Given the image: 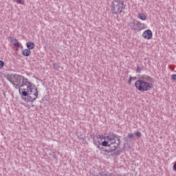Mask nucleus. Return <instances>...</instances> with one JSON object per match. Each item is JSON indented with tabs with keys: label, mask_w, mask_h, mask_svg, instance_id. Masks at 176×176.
<instances>
[{
	"label": "nucleus",
	"mask_w": 176,
	"mask_h": 176,
	"mask_svg": "<svg viewBox=\"0 0 176 176\" xmlns=\"http://www.w3.org/2000/svg\"><path fill=\"white\" fill-rule=\"evenodd\" d=\"M12 1L18 3L19 5H24V0H12Z\"/></svg>",
	"instance_id": "ddd939ff"
},
{
	"label": "nucleus",
	"mask_w": 176,
	"mask_h": 176,
	"mask_svg": "<svg viewBox=\"0 0 176 176\" xmlns=\"http://www.w3.org/2000/svg\"><path fill=\"white\" fill-rule=\"evenodd\" d=\"M153 78L148 75H142L135 83V87L139 91H148L153 87Z\"/></svg>",
	"instance_id": "7ed1b4c3"
},
{
	"label": "nucleus",
	"mask_w": 176,
	"mask_h": 176,
	"mask_svg": "<svg viewBox=\"0 0 176 176\" xmlns=\"http://www.w3.org/2000/svg\"><path fill=\"white\" fill-rule=\"evenodd\" d=\"M171 80H176V74H173L171 76Z\"/></svg>",
	"instance_id": "f3484780"
},
{
	"label": "nucleus",
	"mask_w": 176,
	"mask_h": 176,
	"mask_svg": "<svg viewBox=\"0 0 176 176\" xmlns=\"http://www.w3.org/2000/svg\"><path fill=\"white\" fill-rule=\"evenodd\" d=\"M130 78L132 80H137V77L136 76H133V77L130 76Z\"/></svg>",
	"instance_id": "aec40b11"
},
{
	"label": "nucleus",
	"mask_w": 176,
	"mask_h": 176,
	"mask_svg": "<svg viewBox=\"0 0 176 176\" xmlns=\"http://www.w3.org/2000/svg\"><path fill=\"white\" fill-rule=\"evenodd\" d=\"M135 135L140 138V137H141V135H142L141 132L137 131L135 133Z\"/></svg>",
	"instance_id": "a211bd4d"
},
{
	"label": "nucleus",
	"mask_w": 176,
	"mask_h": 176,
	"mask_svg": "<svg viewBox=\"0 0 176 176\" xmlns=\"http://www.w3.org/2000/svg\"><path fill=\"white\" fill-rule=\"evenodd\" d=\"M143 69H144V67H142L141 66H138V67L136 69V72H141V71H142Z\"/></svg>",
	"instance_id": "2eb2a0df"
},
{
	"label": "nucleus",
	"mask_w": 176,
	"mask_h": 176,
	"mask_svg": "<svg viewBox=\"0 0 176 176\" xmlns=\"http://www.w3.org/2000/svg\"><path fill=\"white\" fill-rule=\"evenodd\" d=\"M138 19H140V20H143L144 21H145V20H146V19H147L146 15H145V14H144V13L138 14Z\"/></svg>",
	"instance_id": "9b49d317"
},
{
	"label": "nucleus",
	"mask_w": 176,
	"mask_h": 176,
	"mask_svg": "<svg viewBox=\"0 0 176 176\" xmlns=\"http://www.w3.org/2000/svg\"><path fill=\"white\" fill-rule=\"evenodd\" d=\"M3 65H5V63H3L2 60H0V68H3Z\"/></svg>",
	"instance_id": "dca6fc26"
},
{
	"label": "nucleus",
	"mask_w": 176,
	"mask_h": 176,
	"mask_svg": "<svg viewBox=\"0 0 176 176\" xmlns=\"http://www.w3.org/2000/svg\"><path fill=\"white\" fill-rule=\"evenodd\" d=\"M53 67L54 69H57V70L60 69V66H58V64L57 63H53Z\"/></svg>",
	"instance_id": "4468645a"
},
{
	"label": "nucleus",
	"mask_w": 176,
	"mask_h": 176,
	"mask_svg": "<svg viewBox=\"0 0 176 176\" xmlns=\"http://www.w3.org/2000/svg\"><path fill=\"white\" fill-rule=\"evenodd\" d=\"M19 91L21 97L26 102H34L38 98V88L25 77H23Z\"/></svg>",
	"instance_id": "f257e3e1"
},
{
	"label": "nucleus",
	"mask_w": 176,
	"mask_h": 176,
	"mask_svg": "<svg viewBox=\"0 0 176 176\" xmlns=\"http://www.w3.org/2000/svg\"><path fill=\"white\" fill-rule=\"evenodd\" d=\"M26 47H28V49L29 50H32V49L35 48V43H34L31 41L27 42L26 43Z\"/></svg>",
	"instance_id": "6e6552de"
},
{
	"label": "nucleus",
	"mask_w": 176,
	"mask_h": 176,
	"mask_svg": "<svg viewBox=\"0 0 176 176\" xmlns=\"http://www.w3.org/2000/svg\"><path fill=\"white\" fill-rule=\"evenodd\" d=\"M22 55L25 57H28L31 56V50L29 49H25L22 52Z\"/></svg>",
	"instance_id": "1a4fd4ad"
},
{
	"label": "nucleus",
	"mask_w": 176,
	"mask_h": 176,
	"mask_svg": "<svg viewBox=\"0 0 176 176\" xmlns=\"http://www.w3.org/2000/svg\"><path fill=\"white\" fill-rule=\"evenodd\" d=\"M114 153H115V155H120V151H117Z\"/></svg>",
	"instance_id": "412c9836"
},
{
	"label": "nucleus",
	"mask_w": 176,
	"mask_h": 176,
	"mask_svg": "<svg viewBox=\"0 0 176 176\" xmlns=\"http://www.w3.org/2000/svg\"><path fill=\"white\" fill-rule=\"evenodd\" d=\"M133 137H134V135L133 133L128 134V138H133Z\"/></svg>",
	"instance_id": "6ab92c4d"
},
{
	"label": "nucleus",
	"mask_w": 176,
	"mask_h": 176,
	"mask_svg": "<svg viewBox=\"0 0 176 176\" xmlns=\"http://www.w3.org/2000/svg\"><path fill=\"white\" fill-rule=\"evenodd\" d=\"M100 140H104L102 142V146H109L110 151H116L119 145H120V139L119 137L116 136V134L109 136H104L103 135H99Z\"/></svg>",
	"instance_id": "f03ea898"
},
{
	"label": "nucleus",
	"mask_w": 176,
	"mask_h": 176,
	"mask_svg": "<svg viewBox=\"0 0 176 176\" xmlns=\"http://www.w3.org/2000/svg\"><path fill=\"white\" fill-rule=\"evenodd\" d=\"M142 36L144 39L149 41L150 39H152L153 34H152V31L151 30H146L143 32Z\"/></svg>",
	"instance_id": "0eeeda50"
},
{
	"label": "nucleus",
	"mask_w": 176,
	"mask_h": 176,
	"mask_svg": "<svg viewBox=\"0 0 176 176\" xmlns=\"http://www.w3.org/2000/svg\"><path fill=\"white\" fill-rule=\"evenodd\" d=\"M6 78L12 85H14L16 89H17V87L20 89L23 80L24 79V76L16 74H8Z\"/></svg>",
	"instance_id": "39448f33"
},
{
	"label": "nucleus",
	"mask_w": 176,
	"mask_h": 176,
	"mask_svg": "<svg viewBox=\"0 0 176 176\" xmlns=\"http://www.w3.org/2000/svg\"><path fill=\"white\" fill-rule=\"evenodd\" d=\"M126 9L124 1L122 0L113 1L111 6L112 14H120Z\"/></svg>",
	"instance_id": "20e7f679"
},
{
	"label": "nucleus",
	"mask_w": 176,
	"mask_h": 176,
	"mask_svg": "<svg viewBox=\"0 0 176 176\" xmlns=\"http://www.w3.org/2000/svg\"><path fill=\"white\" fill-rule=\"evenodd\" d=\"M107 176H111V175H107Z\"/></svg>",
	"instance_id": "b1692460"
},
{
	"label": "nucleus",
	"mask_w": 176,
	"mask_h": 176,
	"mask_svg": "<svg viewBox=\"0 0 176 176\" xmlns=\"http://www.w3.org/2000/svg\"><path fill=\"white\" fill-rule=\"evenodd\" d=\"M173 170H174V171H176V164L175 165H173Z\"/></svg>",
	"instance_id": "5701e85b"
},
{
	"label": "nucleus",
	"mask_w": 176,
	"mask_h": 176,
	"mask_svg": "<svg viewBox=\"0 0 176 176\" xmlns=\"http://www.w3.org/2000/svg\"><path fill=\"white\" fill-rule=\"evenodd\" d=\"M94 144L97 146V148H98V149L100 151H102V149H104V148L101 147V145H102V144H101V142H100L99 141L97 140H94Z\"/></svg>",
	"instance_id": "9d476101"
},
{
	"label": "nucleus",
	"mask_w": 176,
	"mask_h": 176,
	"mask_svg": "<svg viewBox=\"0 0 176 176\" xmlns=\"http://www.w3.org/2000/svg\"><path fill=\"white\" fill-rule=\"evenodd\" d=\"M131 80H131V77H129V85H131Z\"/></svg>",
	"instance_id": "4be33fe9"
},
{
	"label": "nucleus",
	"mask_w": 176,
	"mask_h": 176,
	"mask_svg": "<svg viewBox=\"0 0 176 176\" xmlns=\"http://www.w3.org/2000/svg\"><path fill=\"white\" fill-rule=\"evenodd\" d=\"M128 27L132 31H135V32H140V31H142V30H145V23H142L135 19H133V21L129 22L128 23Z\"/></svg>",
	"instance_id": "423d86ee"
},
{
	"label": "nucleus",
	"mask_w": 176,
	"mask_h": 176,
	"mask_svg": "<svg viewBox=\"0 0 176 176\" xmlns=\"http://www.w3.org/2000/svg\"><path fill=\"white\" fill-rule=\"evenodd\" d=\"M12 45L15 46L16 47H19L20 46V43H19V41L16 38L12 39Z\"/></svg>",
	"instance_id": "f8f14e48"
}]
</instances>
